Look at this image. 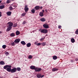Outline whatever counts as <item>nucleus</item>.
Wrapping results in <instances>:
<instances>
[{
	"label": "nucleus",
	"mask_w": 78,
	"mask_h": 78,
	"mask_svg": "<svg viewBox=\"0 0 78 78\" xmlns=\"http://www.w3.org/2000/svg\"><path fill=\"white\" fill-rule=\"evenodd\" d=\"M11 67H12L11 66L7 65L4 66L3 69H6V70H7V72H11Z\"/></svg>",
	"instance_id": "obj_1"
},
{
	"label": "nucleus",
	"mask_w": 78,
	"mask_h": 78,
	"mask_svg": "<svg viewBox=\"0 0 78 78\" xmlns=\"http://www.w3.org/2000/svg\"><path fill=\"white\" fill-rule=\"evenodd\" d=\"M39 31H41V33H44V34H46L48 33V30L47 29H43L41 30V29L39 30Z\"/></svg>",
	"instance_id": "obj_2"
},
{
	"label": "nucleus",
	"mask_w": 78,
	"mask_h": 78,
	"mask_svg": "<svg viewBox=\"0 0 78 78\" xmlns=\"http://www.w3.org/2000/svg\"><path fill=\"white\" fill-rule=\"evenodd\" d=\"M43 27L44 28H46V29L49 28V26H48V25L47 23H44V24H43Z\"/></svg>",
	"instance_id": "obj_3"
},
{
	"label": "nucleus",
	"mask_w": 78,
	"mask_h": 78,
	"mask_svg": "<svg viewBox=\"0 0 78 78\" xmlns=\"http://www.w3.org/2000/svg\"><path fill=\"white\" fill-rule=\"evenodd\" d=\"M16 71L17 69L16 68H14L11 69V73H14L15 72H16Z\"/></svg>",
	"instance_id": "obj_4"
},
{
	"label": "nucleus",
	"mask_w": 78,
	"mask_h": 78,
	"mask_svg": "<svg viewBox=\"0 0 78 78\" xmlns=\"http://www.w3.org/2000/svg\"><path fill=\"white\" fill-rule=\"evenodd\" d=\"M28 9H29V8H28V5H25V8H24V10L25 11V12H27L28 11Z\"/></svg>",
	"instance_id": "obj_5"
},
{
	"label": "nucleus",
	"mask_w": 78,
	"mask_h": 78,
	"mask_svg": "<svg viewBox=\"0 0 78 78\" xmlns=\"http://www.w3.org/2000/svg\"><path fill=\"white\" fill-rule=\"evenodd\" d=\"M42 70V69L41 68H36L35 69V72H41Z\"/></svg>",
	"instance_id": "obj_6"
},
{
	"label": "nucleus",
	"mask_w": 78,
	"mask_h": 78,
	"mask_svg": "<svg viewBox=\"0 0 78 78\" xmlns=\"http://www.w3.org/2000/svg\"><path fill=\"white\" fill-rule=\"evenodd\" d=\"M20 41V39H17L15 40L14 42L16 44L19 43V42Z\"/></svg>",
	"instance_id": "obj_7"
},
{
	"label": "nucleus",
	"mask_w": 78,
	"mask_h": 78,
	"mask_svg": "<svg viewBox=\"0 0 78 78\" xmlns=\"http://www.w3.org/2000/svg\"><path fill=\"white\" fill-rule=\"evenodd\" d=\"M8 26L10 27H12L13 25V23L11 22H9L8 23Z\"/></svg>",
	"instance_id": "obj_8"
},
{
	"label": "nucleus",
	"mask_w": 78,
	"mask_h": 78,
	"mask_svg": "<svg viewBox=\"0 0 78 78\" xmlns=\"http://www.w3.org/2000/svg\"><path fill=\"white\" fill-rule=\"evenodd\" d=\"M40 21H41V22H45V21H46V20L44 18H42L40 19Z\"/></svg>",
	"instance_id": "obj_9"
},
{
	"label": "nucleus",
	"mask_w": 78,
	"mask_h": 78,
	"mask_svg": "<svg viewBox=\"0 0 78 78\" xmlns=\"http://www.w3.org/2000/svg\"><path fill=\"white\" fill-rule=\"evenodd\" d=\"M6 14L8 16H10L11 15L12 12H6Z\"/></svg>",
	"instance_id": "obj_10"
},
{
	"label": "nucleus",
	"mask_w": 78,
	"mask_h": 78,
	"mask_svg": "<svg viewBox=\"0 0 78 78\" xmlns=\"http://www.w3.org/2000/svg\"><path fill=\"white\" fill-rule=\"evenodd\" d=\"M52 72H55L56 71H58V69L56 68H54L52 69Z\"/></svg>",
	"instance_id": "obj_11"
},
{
	"label": "nucleus",
	"mask_w": 78,
	"mask_h": 78,
	"mask_svg": "<svg viewBox=\"0 0 78 78\" xmlns=\"http://www.w3.org/2000/svg\"><path fill=\"white\" fill-rule=\"evenodd\" d=\"M39 15L41 17H43L44 16V13L42 12H40Z\"/></svg>",
	"instance_id": "obj_12"
},
{
	"label": "nucleus",
	"mask_w": 78,
	"mask_h": 78,
	"mask_svg": "<svg viewBox=\"0 0 78 78\" xmlns=\"http://www.w3.org/2000/svg\"><path fill=\"white\" fill-rule=\"evenodd\" d=\"M27 47H30L31 45V44L30 43H29L26 44Z\"/></svg>",
	"instance_id": "obj_13"
},
{
	"label": "nucleus",
	"mask_w": 78,
	"mask_h": 78,
	"mask_svg": "<svg viewBox=\"0 0 78 78\" xmlns=\"http://www.w3.org/2000/svg\"><path fill=\"white\" fill-rule=\"evenodd\" d=\"M12 29V27H9L7 29V31H9L10 30H11Z\"/></svg>",
	"instance_id": "obj_14"
},
{
	"label": "nucleus",
	"mask_w": 78,
	"mask_h": 78,
	"mask_svg": "<svg viewBox=\"0 0 78 78\" xmlns=\"http://www.w3.org/2000/svg\"><path fill=\"white\" fill-rule=\"evenodd\" d=\"M30 68L31 69H32V70L34 69L35 70V69H36V67H35V66H31Z\"/></svg>",
	"instance_id": "obj_15"
},
{
	"label": "nucleus",
	"mask_w": 78,
	"mask_h": 78,
	"mask_svg": "<svg viewBox=\"0 0 78 78\" xmlns=\"http://www.w3.org/2000/svg\"><path fill=\"white\" fill-rule=\"evenodd\" d=\"M34 9H36V10H39V6H36L35 7Z\"/></svg>",
	"instance_id": "obj_16"
},
{
	"label": "nucleus",
	"mask_w": 78,
	"mask_h": 78,
	"mask_svg": "<svg viewBox=\"0 0 78 78\" xmlns=\"http://www.w3.org/2000/svg\"><path fill=\"white\" fill-rule=\"evenodd\" d=\"M10 36L11 37H14L16 36V34H15V33H13L10 34Z\"/></svg>",
	"instance_id": "obj_17"
},
{
	"label": "nucleus",
	"mask_w": 78,
	"mask_h": 78,
	"mask_svg": "<svg viewBox=\"0 0 78 78\" xmlns=\"http://www.w3.org/2000/svg\"><path fill=\"white\" fill-rule=\"evenodd\" d=\"M11 45L12 46H14V45H16V43H15V42H14V41L13 42L11 43Z\"/></svg>",
	"instance_id": "obj_18"
},
{
	"label": "nucleus",
	"mask_w": 78,
	"mask_h": 78,
	"mask_svg": "<svg viewBox=\"0 0 78 78\" xmlns=\"http://www.w3.org/2000/svg\"><path fill=\"white\" fill-rule=\"evenodd\" d=\"M21 44H22V45H26V43H25V42L24 41H21Z\"/></svg>",
	"instance_id": "obj_19"
},
{
	"label": "nucleus",
	"mask_w": 78,
	"mask_h": 78,
	"mask_svg": "<svg viewBox=\"0 0 78 78\" xmlns=\"http://www.w3.org/2000/svg\"><path fill=\"white\" fill-rule=\"evenodd\" d=\"M5 64V63L3 61H1L0 62V65H4Z\"/></svg>",
	"instance_id": "obj_20"
},
{
	"label": "nucleus",
	"mask_w": 78,
	"mask_h": 78,
	"mask_svg": "<svg viewBox=\"0 0 78 78\" xmlns=\"http://www.w3.org/2000/svg\"><path fill=\"white\" fill-rule=\"evenodd\" d=\"M57 58L58 57L56 55H54L53 57V59H54V60H56Z\"/></svg>",
	"instance_id": "obj_21"
},
{
	"label": "nucleus",
	"mask_w": 78,
	"mask_h": 78,
	"mask_svg": "<svg viewBox=\"0 0 78 78\" xmlns=\"http://www.w3.org/2000/svg\"><path fill=\"white\" fill-rule=\"evenodd\" d=\"M71 41L72 43H74L75 42V39L73 38H71Z\"/></svg>",
	"instance_id": "obj_22"
},
{
	"label": "nucleus",
	"mask_w": 78,
	"mask_h": 78,
	"mask_svg": "<svg viewBox=\"0 0 78 78\" xmlns=\"http://www.w3.org/2000/svg\"><path fill=\"white\" fill-rule=\"evenodd\" d=\"M37 78H41V74H37Z\"/></svg>",
	"instance_id": "obj_23"
},
{
	"label": "nucleus",
	"mask_w": 78,
	"mask_h": 78,
	"mask_svg": "<svg viewBox=\"0 0 78 78\" xmlns=\"http://www.w3.org/2000/svg\"><path fill=\"white\" fill-rule=\"evenodd\" d=\"M16 36H18V35H19V34H20V32L19 31H17L16 32Z\"/></svg>",
	"instance_id": "obj_24"
},
{
	"label": "nucleus",
	"mask_w": 78,
	"mask_h": 78,
	"mask_svg": "<svg viewBox=\"0 0 78 78\" xmlns=\"http://www.w3.org/2000/svg\"><path fill=\"white\" fill-rule=\"evenodd\" d=\"M5 6L4 5H2L0 6V9H3V8H5Z\"/></svg>",
	"instance_id": "obj_25"
},
{
	"label": "nucleus",
	"mask_w": 78,
	"mask_h": 78,
	"mask_svg": "<svg viewBox=\"0 0 78 78\" xmlns=\"http://www.w3.org/2000/svg\"><path fill=\"white\" fill-rule=\"evenodd\" d=\"M17 70V71H18L19 72H20V71L21 70V68H20L17 67L16 68V70Z\"/></svg>",
	"instance_id": "obj_26"
},
{
	"label": "nucleus",
	"mask_w": 78,
	"mask_h": 78,
	"mask_svg": "<svg viewBox=\"0 0 78 78\" xmlns=\"http://www.w3.org/2000/svg\"><path fill=\"white\" fill-rule=\"evenodd\" d=\"M31 11L33 14H34V13H35V10L34 9H32Z\"/></svg>",
	"instance_id": "obj_27"
},
{
	"label": "nucleus",
	"mask_w": 78,
	"mask_h": 78,
	"mask_svg": "<svg viewBox=\"0 0 78 78\" xmlns=\"http://www.w3.org/2000/svg\"><path fill=\"white\" fill-rule=\"evenodd\" d=\"M2 48L4 49H5L6 48V46L5 45H2Z\"/></svg>",
	"instance_id": "obj_28"
},
{
	"label": "nucleus",
	"mask_w": 78,
	"mask_h": 78,
	"mask_svg": "<svg viewBox=\"0 0 78 78\" xmlns=\"http://www.w3.org/2000/svg\"><path fill=\"white\" fill-rule=\"evenodd\" d=\"M9 9L10 10V11H12V9H13V8H12V6H10L9 7Z\"/></svg>",
	"instance_id": "obj_29"
},
{
	"label": "nucleus",
	"mask_w": 78,
	"mask_h": 78,
	"mask_svg": "<svg viewBox=\"0 0 78 78\" xmlns=\"http://www.w3.org/2000/svg\"><path fill=\"white\" fill-rule=\"evenodd\" d=\"M28 58L29 59H32L33 58V57L32 56V55H30L28 56Z\"/></svg>",
	"instance_id": "obj_30"
},
{
	"label": "nucleus",
	"mask_w": 78,
	"mask_h": 78,
	"mask_svg": "<svg viewBox=\"0 0 78 78\" xmlns=\"http://www.w3.org/2000/svg\"><path fill=\"white\" fill-rule=\"evenodd\" d=\"M75 34H78V29H77L75 32Z\"/></svg>",
	"instance_id": "obj_31"
},
{
	"label": "nucleus",
	"mask_w": 78,
	"mask_h": 78,
	"mask_svg": "<svg viewBox=\"0 0 78 78\" xmlns=\"http://www.w3.org/2000/svg\"><path fill=\"white\" fill-rule=\"evenodd\" d=\"M43 46H44V45H46V43H41V44Z\"/></svg>",
	"instance_id": "obj_32"
},
{
	"label": "nucleus",
	"mask_w": 78,
	"mask_h": 78,
	"mask_svg": "<svg viewBox=\"0 0 78 78\" xmlns=\"http://www.w3.org/2000/svg\"><path fill=\"white\" fill-rule=\"evenodd\" d=\"M25 14H26V13H23L22 14V17H23V16H25Z\"/></svg>",
	"instance_id": "obj_33"
},
{
	"label": "nucleus",
	"mask_w": 78,
	"mask_h": 78,
	"mask_svg": "<svg viewBox=\"0 0 78 78\" xmlns=\"http://www.w3.org/2000/svg\"><path fill=\"white\" fill-rule=\"evenodd\" d=\"M10 2H11L10 0H7V1L6 2V3H7L9 4V3H10Z\"/></svg>",
	"instance_id": "obj_34"
},
{
	"label": "nucleus",
	"mask_w": 78,
	"mask_h": 78,
	"mask_svg": "<svg viewBox=\"0 0 78 78\" xmlns=\"http://www.w3.org/2000/svg\"><path fill=\"white\" fill-rule=\"evenodd\" d=\"M43 40H44V38H42L40 39V41H42Z\"/></svg>",
	"instance_id": "obj_35"
},
{
	"label": "nucleus",
	"mask_w": 78,
	"mask_h": 78,
	"mask_svg": "<svg viewBox=\"0 0 78 78\" xmlns=\"http://www.w3.org/2000/svg\"><path fill=\"white\" fill-rule=\"evenodd\" d=\"M8 54H9V53L6 52L5 53V55H6V56H7L8 55Z\"/></svg>",
	"instance_id": "obj_36"
},
{
	"label": "nucleus",
	"mask_w": 78,
	"mask_h": 78,
	"mask_svg": "<svg viewBox=\"0 0 78 78\" xmlns=\"http://www.w3.org/2000/svg\"><path fill=\"white\" fill-rule=\"evenodd\" d=\"M41 45V43H38L37 44V46H40Z\"/></svg>",
	"instance_id": "obj_37"
},
{
	"label": "nucleus",
	"mask_w": 78,
	"mask_h": 78,
	"mask_svg": "<svg viewBox=\"0 0 78 78\" xmlns=\"http://www.w3.org/2000/svg\"><path fill=\"white\" fill-rule=\"evenodd\" d=\"M2 12H0V17H2Z\"/></svg>",
	"instance_id": "obj_38"
},
{
	"label": "nucleus",
	"mask_w": 78,
	"mask_h": 78,
	"mask_svg": "<svg viewBox=\"0 0 78 78\" xmlns=\"http://www.w3.org/2000/svg\"><path fill=\"white\" fill-rule=\"evenodd\" d=\"M26 23V22H25V21H24L23 22V25H25V24Z\"/></svg>",
	"instance_id": "obj_39"
},
{
	"label": "nucleus",
	"mask_w": 78,
	"mask_h": 78,
	"mask_svg": "<svg viewBox=\"0 0 78 78\" xmlns=\"http://www.w3.org/2000/svg\"><path fill=\"white\" fill-rule=\"evenodd\" d=\"M61 27H62L61 26L58 25V28H61Z\"/></svg>",
	"instance_id": "obj_40"
},
{
	"label": "nucleus",
	"mask_w": 78,
	"mask_h": 78,
	"mask_svg": "<svg viewBox=\"0 0 78 78\" xmlns=\"http://www.w3.org/2000/svg\"><path fill=\"white\" fill-rule=\"evenodd\" d=\"M17 24H15L14 25V27H17Z\"/></svg>",
	"instance_id": "obj_41"
},
{
	"label": "nucleus",
	"mask_w": 78,
	"mask_h": 78,
	"mask_svg": "<svg viewBox=\"0 0 78 78\" xmlns=\"http://www.w3.org/2000/svg\"><path fill=\"white\" fill-rule=\"evenodd\" d=\"M34 44H35V45H37V42H35L34 43Z\"/></svg>",
	"instance_id": "obj_42"
},
{
	"label": "nucleus",
	"mask_w": 78,
	"mask_h": 78,
	"mask_svg": "<svg viewBox=\"0 0 78 78\" xmlns=\"http://www.w3.org/2000/svg\"><path fill=\"white\" fill-rule=\"evenodd\" d=\"M42 6H41V7H40L39 6V9H42Z\"/></svg>",
	"instance_id": "obj_43"
},
{
	"label": "nucleus",
	"mask_w": 78,
	"mask_h": 78,
	"mask_svg": "<svg viewBox=\"0 0 78 78\" xmlns=\"http://www.w3.org/2000/svg\"><path fill=\"white\" fill-rule=\"evenodd\" d=\"M44 76V75H43L42 76H41V78H43Z\"/></svg>",
	"instance_id": "obj_44"
},
{
	"label": "nucleus",
	"mask_w": 78,
	"mask_h": 78,
	"mask_svg": "<svg viewBox=\"0 0 78 78\" xmlns=\"http://www.w3.org/2000/svg\"><path fill=\"white\" fill-rule=\"evenodd\" d=\"M45 11L46 12H48V11H47V9H45Z\"/></svg>",
	"instance_id": "obj_45"
},
{
	"label": "nucleus",
	"mask_w": 78,
	"mask_h": 78,
	"mask_svg": "<svg viewBox=\"0 0 78 78\" xmlns=\"http://www.w3.org/2000/svg\"><path fill=\"white\" fill-rule=\"evenodd\" d=\"M70 62H74L73 60H71Z\"/></svg>",
	"instance_id": "obj_46"
},
{
	"label": "nucleus",
	"mask_w": 78,
	"mask_h": 78,
	"mask_svg": "<svg viewBox=\"0 0 78 78\" xmlns=\"http://www.w3.org/2000/svg\"><path fill=\"white\" fill-rule=\"evenodd\" d=\"M42 12L43 13L44 12H45V11L44 10H42Z\"/></svg>",
	"instance_id": "obj_47"
},
{
	"label": "nucleus",
	"mask_w": 78,
	"mask_h": 78,
	"mask_svg": "<svg viewBox=\"0 0 78 78\" xmlns=\"http://www.w3.org/2000/svg\"><path fill=\"white\" fill-rule=\"evenodd\" d=\"M75 61H78V58H76L75 59Z\"/></svg>",
	"instance_id": "obj_48"
},
{
	"label": "nucleus",
	"mask_w": 78,
	"mask_h": 78,
	"mask_svg": "<svg viewBox=\"0 0 78 78\" xmlns=\"http://www.w3.org/2000/svg\"><path fill=\"white\" fill-rule=\"evenodd\" d=\"M14 6V7L15 8H16V7H17V6H16V5H14V6Z\"/></svg>",
	"instance_id": "obj_49"
},
{
	"label": "nucleus",
	"mask_w": 78,
	"mask_h": 78,
	"mask_svg": "<svg viewBox=\"0 0 78 78\" xmlns=\"http://www.w3.org/2000/svg\"><path fill=\"white\" fill-rule=\"evenodd\" d=\"M2 3V1H0V3Z\"/></svg>",
	"instance_id": "obj_50"
},
{
	"label": "nucleus",
	"mask_w": 78,
	"mask_h": 78,
	"mask_svg": "<svg viewBox=\"0 0 78 78\" xmlns=\"http://www.w3.org/2000/svg\"><path fill=\"white\" fill-rule=\"evenodd\" d=\"M0 33H2V32L0 31Z\"/></svg>",
	"instance_id": "obj_51"
}]
</instances>
